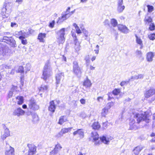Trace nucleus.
Instances as JSON below:
<instances>
[{
  "instance_id": "obj_33",
  "label": "nucleus",
  "mask_w": 155,
  "mask_h": 155,
  "mask_svg": "<svg viewBox=\"0 0 155 155\" xmlns=\"http://www.w3.org/2000/svg\"><path fill=\"white\" fill-rule=\"evenodd\" d=\"M92 128L94 130H98L101 127L100 125L97 122H94L92 125Z\"/></svg>"
},
{
  "instance_id": "obj_14",
  "label": "nucleus",
  "mask_w": 155,
  "mask_h": 155,
  "mask_svg": "<svg viewBox=\"0 0 155 155\" xmlns=\"http://www.w3.org/2000/svg\"><path fill=\"white\" fill-rule=\"evenodd\" d=\"M4 134L1 136V138L2 140H5L6 138L10 135V131L9 129L4 125Z\"/></svg>"
},
{
  "instance_id": "obj_27",
  "label": "nucleus",
  "mask_w": 155,
  "mask_h": 155,
  "mask_svg": "<svg viewBox=\"0 0 155 155\" xmlns=\"http://www.w3.org/2000/svg\"><path fill=\"white\" fill-rule=\"evenodd\" d=\"M14 148L11 147H9V150H6L5 152V155H14Z\"/></svg>"
},
{
  "instance_id": "obj_7",
  "label": "nucleus",
  "mask_w": 155,
  "mask_h": 155,
  "mask_svg": "<svg viewBox=\"0 0 155 155\" xmlns=\"http://www.w3.org/2000/svg\"><path fill=\"white\" fill-rule=\"evenodd\" d=\"M154 95H155V89L153 88H151L146 91L144 94L145 97L147 98L150 97ZM155 100V95L152 98V101H153Z\"/></svg>"
},
{
  "instance_id": "obj_34",
  "label": "nucleus",
  "mask_w": 155,
  "mask_h": 155,
  "mask_svg": "<svg viewBox=\"0 0 155 155\" xmlns=\"http://www.w3.org/2000/svg\"><path fill=\"white\" fill-rule=\"evenodd\" d=\"M108 112V109L106 108H104L102 110L101 112V116L102 117H105L107 114Z\"/></svg>"
},
{
  "instance_id": "obj_44",
  "label": "nucleus",
  "mask_w": 155,
  "mask_h": 155,
  "mask_svg": "<svg viewBox=\"0 0 155 155\" xmlns=\"http://www.w3.org/2000/svg\"><path fill=\"white\" fill-rule=\"evenodd\" d=\"M149 38L152 40H153L155 38V34L153 33L150 34L148 35Z\"/></svg>"
},
{
  "instance_id": "obj_51",
  "label": "nucleus",
  "mask_w": 155,
  "mask_h": 155,
  "mask_svg": "<svg viewBox=\"0 0 155 155\" xmlns=\"http://www.w3.org/2000/svg\"><path fill=\"white\" fill-rule=\"evenodd\" d=\"M6 8H5L3 7L2 9V14L3 15H5V14L6 13Z\"/></svg>"
},
{
  "instance_id": "obj_3",
  "label": "nucleus",
  "mask_w": 155,
  "mask_h": 155,
  "mask_svg": "<svg viewBox=\"0 0 155 155\" xmlns=\"http://www.w3.org/2000/svg\"><path fill=\"white\" fill-rule=\"evenodd\" d=\"M70 7H68L66 11L63 13L62 16L59 18L58 23H61L69 18L71 15L73 14L75 12V9L73 11L70 12Z\"/></svg>"
},
{
  "instance_id": "obj_6",
  "label": "nucleus",
  "mask_w": 155,
  "mask_h": 155,
  "mask_svg": "<svg viewBox=\"0 0 155 155\" xmlns=\"http://www.w3.org/2000/svg\"><path fill=\"white\" fill-rule=\"evenodd\" d=\"M28 107L31 110H36L39 108V106L37 104L35 99L31 98L29 101Z\"/></svg>"
},
{
  "instance_id": "obj_63",
  "label": "nucleus",
  "mask_w": 155,
  "mask_h": 155,
  "mask_svg": "<svg viewBox=\"0 0 155 155\" xmlns=\"http://www.w3.org/2000/svg\"><path fill=\"white\" fill-rule=\"evenodd\" d=\"M144 75L143 74H139L138 75L139 79H143L144 77Z\"/></svg>"
},
{
  "instance_id": "obj_11",
  "label": "nucleus",
  "mask_w": 155,
  "mask_h": 155,
  "mask_svg": "<svg viewBox=\"0 0 155 155\" xmlns=\"http://www.w3.org/2000/svg\"><path fill=\"white\" fill-rule=\"evenodd\" d=\"M84 132L83 129H78L77 130L74 131L73 134L74 136L78 135L80 138H83L84 137Z\"/></svg>"
},
{
  "instance_id": "obj_50",
  "label": "nucleus",
  "mask_w": 155,
  "mask_h": 155,
  "mask_svg": "<svg viewBox=\"0 0 155 155\" xmlns=\"http://www.w3.org/2000/svg\"><path fill=\"white\" fill-rule=\"evenodd\" d=\"M136 54L139 57H140L142 55V52L141 51L137 50L136 52Z\"/></svg>"
},
{
  "instance_id": "obj_19",
  "label": "nucleus",
  "mask_w": 155,
  "mask_h": 155,
  "mask_svg": "<svg viewBox=\"0 0 155 155\" xmlns=\"http://www.w3.org/2000/svg\"><path fill=\"white\" fill-rule=\"evenodd\" d=\"M28 154V155H33L35 154L36 151V148L34 146L30 145L29 146Z\"/></svg>"
},
{
  "instance_id": "obj_23",
  "label": "nucleus",
  "mask_w": 155,
  "mask_h": 155,
  "mask_svg": "<svg viewBox=\"0 0 155 155\" xmlns=\"http://www.w3.org/2000/svg\"><path fill=\"white\" fill-rule=\"evenodd\" d=\"M27 33L25 32V37H27ZM19 39L21 40L22 44L23 45H25L27 44V41L25 38V35H22L21 36H19Z\"/></svg>"
},
{
  "instance_id": "obj_36",
  "label": "nucleus",
  "mask_w": 155,
  "mask_h": 155,
  "mask_svg": "<svg viewBox=\"0 0 155 155\" xmlns=\"http://www.w3.org/2000/svg\"><path fill=\"white\" fill-rule=\"evenodd\" d=\"M48 88V87L47 86L42 85L39 90L40 91L47 92V91Z\"/></svg>"
},
{
  "instance_id": "obj_5",
  "label": "nucleus",
  "mask_w": 155,
  "mask_h": 155,
  "mask_svg": "<svg viewBox=\"0 0 155 155\" xmlns=\"http://www.w3.org/2000/svg\"><path fill=\"white\" fill-rule=\"evenodd\" d=\"M2 41L7 43L12 47H15L16 44L14 39L12 37L4 36L2 40Z\"/></svg>"
},
{
  "instance_id": "obj_61",
  "label": "nucleus",
  "mask_w": 155,
  "mask_h": 155,
  "mask_svg": "<svg viewBox=\"0 0 155 155\" xmlns=\"http://www.w3.org/2000/svg\"><path fill=\"white\" fill-rule=\"evenodd\" d=\"M114 104V103L113 102H110L107 104V105L109 107V108H110L112 106H113Z\"/></svg>"
},
{
  "instance_id": "obj_46",
  "label": "nucleus",
  "mask_w": 155,
  "mask_h": 155,
  "mask_svg": "<svg viewBox=\"0 0 155 155\" xmlns=\"http://www.w3.org/2000/svg\"><path fill=\"white\" fill-rule=\"evenodd\" d=\"M61 132V130L60 132L55 135V137L57 138H59L63 136V134Z\"/></svg>"
},
{
  "instance_id": "obj_2",
  "label": "nucleus",
  "mask_w": 155,
  "mask_h": 155,
  "mask_svg": "<svg viewBox=\"0 0 155 155\" xmlns=\"http://www.w3.org/2000/svg\"><path fill=\"white\" fill-rule=\"evenodd\" d=\"M133 114L134 117L137 118L138 123L142 120L145 121L147 123H148L150 121L149 115L147 112H143L141 114L134 113Z\"/></svg>"
},
{
  "instance_id": "obj_15",
  "label": "nucleus",
  "mask_w": 155,
  "mask_h": 155,
  "mask_svg": "<svg viewBox=\"0 0 155 155\" xmlns=\"http://www.w3.org/2000/svg\"><path fill=\"white\" fill-rule=\"evenodd\" d=\"M118 30L123 33L126 34L129 32V29L125 25H118Z\"/></svg>"
},
{
  "instance_id": "obj_1",
  "label": "nucleus",
  "mask_w": 155,
  "mask_h": 155,
  "mask_svg": "<svg viewBox=\"0 0 155 155\" xmlns=\"http://www.w3.org/2000/svg\"><path fill=\"white\" fill-rule=\"evenodd\" d=\"M50 64L49 61L48 60L43 68L41 78L45 81L48 79L52 74V69Z\"/></svg>"
},
{
  "instance_id": "obj_38",
  "label": "nucleus",
  "mask_w": 155,
  "mask_h": 155,
  "mask_svg": "<svg viewBox=\"0 0 155 155\" xmlns=\"http://www.w3.org/2000/svg\"><path fill=\"white\" fill-rule=\"evenodd\" d=\"M73 71L74 74L77 75H79L81 73V70L80 68L74 69H73Z\"/></svg>"
},
{
  "instance_id": "obj_10",
  "label": "nucleus",
  "mask_w": 155,
  "mask_h": 155,
  "mask_svg": "<svg viewBox=\"0 0 155 155\" xmlns=\"http://www.w3.org/2000/svg\"><path fill=\"white\" fill-rule=\"evenodd\" d=\"M7 48L6 47L0 44V59H3L6 55Z\"/></svg>"
},
{
  "instance_id": "obj_39",
  "label": "nucleus",
  "mask_w": 155,
  "mask_h": 155,
  "mask_svg": "<svg viewBox=\"0 0 155 155\" xmlns=\"http://www.w3.org/2000/svg\"><path fill=\"white\" fill-rule=\"evenodd\" d=\"M17 88L16 86L13 87H12L11 91H9L8 94V97L9 98H10L12 97V96L13 94V91L15 89V88Z\"/></svg>"
},
{
  "instance_id": "obj_47",
  "label": "nucleus",
  "mask_w": 155,
  "mask_h": 155,
  "mask_svg": "<svg viewBox=\"0 0 155 155\" xmlns=\"http://www.w3.org/2000/svg\"><path fill=\"white\" fill-rule=\"evenodd\" d=\"M25 68L27 71H29L31 68V66L30 64H27L26 65Z\"/></svg>"
},
{
  "instance_id": "obj_40",
  "label": "nucleus",
  "mask_w": 155,
  "mask_h": 155,
  "mask_svg": "<svg viewBox=\"0 0 155 155\" xmlns=\"http://www.w3.org/2000/svg\"><path fill=\"white\" fill-rule=\"evenodd\" d=\"M149 29L150 31H153L155 29V25L153 23L151 22L150 24Z\"/></svg>"
},
{
  "instance_id": "obj_62",
  "label": "nucleus",
  "mask_w": 155,
  "mask_h": 155,
  "mask_svg": "<svg viewBox=\"0 0 155 155\" xmlns=\"http://www.w3.org/2000/svg\"><path fill=\"white\" fill-rule=\"evenodd\" d=\"M131 78L134 80H137L139 79V78H138V75L132 76Z\"/></svg>"
},
{
  "instance_id": "obj_35",
  "label": "nucleus",
  "mask_w": 155,
  "mask_h": 155,
  "mask_svg": "<svg viewBox=\"0 0 155 155\" xmlns=\"http://www.w3.org/2000/svg\"><path fill=\"white\" fill-rule=\"evenodd\" d=\"M72 127H68L67 128H62L61 130V132L63 133V134H65L66 133H68V132H70L71 131V129H72Z\"/></svg>"
},
{
  "instance_id": "obj_42",
  "label": "nucleus",
  "mask_w": 155,
  "mask_h": 155,
  "mask_svg": "<svg viewBox=\"0 0 155 155\" xmlns=\"http://www.w3.org/2000/svg\"><path fill=\"white\" fill-rule=\"evenodd\" d=\"M79 68L78 62L76 61H74L73 62V69Z\"/></svg>"
},
{
  "instance_id": "obj_54",
  "label": "nucleus",
  "mask_w": 155,
  "mask_h": 155,
  "mask_svg": "<svg viewBox=\"0 0 155 155\" xmlns=\"http://www.w3.org/2000/svg\"><path fill=\"white\" fill-rule=\"evenodd\" d=\"M103 100V97H99L97 99V101L99 102H100L102 101Z\"/></svg>"
},
{
  "instance_id": "obj_57",
  "label": "nucleus",
  "mask_w": 155,
  "mask_h": 155,
  "mask_svg": "<svg viewBox=\"0 0 155 155\" xmlns=\"http://www.w3.org/2000/svg\"><path fill=\"white\" fill-rule=\"evenodd\" d=\"M12 27H16L18 26L15 23L12 22L11 25Z\"/></svg>"
},
{
  "instance_id": "obj_29",
  "label": "nucleus",
  "mask_w": 155,
  "mask_h": 155,
  "mask_svg": "<svg viewBox=\"0 0 155 155\" xmlns=\"http://www.w3.org/2000/svg\"><path fill=\"white\" fill-rule=\"evenodd\" d=\"M74 43L75 49L76 52H78L80 50V43L78 41H74Z\"/></svg>"
},
{
  "instance_id": "obj_41",
  "label": "nucleus",
  "mask_w": 155,
  "mask_h": 155,
  "mask_svg": "<svg viewBox=\"0 0 155 155\" xmlns=\"http://www.w3.org/2000/svg\"><path fill=\"white\" fill-rule=\"evenodd\" d=\"M148 8V11L149 12H151L153 10V7L152 6L148 5H147Z\"/></svg>"
},
{
  "instance_id": "obj_30",
  "label": "nucleus",
  "mask_w": 155,
  "mask_h": 155,
  "mask_svg": "<svg viewBox=\"0 0 155 155\" xmlns=\"http://www.w3.org/2000/svg\"><path fill=\"white\" fill-rule=\"evenodd\" d=\"M92 85V84L91 83V81L90 80L88 79L87 78L84 81V86L86 87H90Z\"/></svg>"
},
{
  "instance_id": "obj_64",
  "label": "nucleus",
  "mask_w": 155,
  "mask_h": 155,
  "mask_svg": "<svg viewBox=\"0 0 155 155\" xmlns=\"http://www.w3.org/2000/svg\"><path fill=\"white\" fill-rule=\"evenodd\" d=\"M85 60L86 61L87 63H89L90 62V60L89 59L88 56V57H87L85 58Z\"/></svg>"
},
{
  "instance_id": "obj_21",
  "label": "nucleus",
  "mask_w": 155,
  "mask_h": 155,
  "mask_svg": "<svg viewBox=\"0 0 155 155\" xmlns=\"http://www.w3.org/2000/svg\"><path fill=\"white\" fill-rule=\"evenodd\" d=\"M143 148V147L140 146L137 147L133 150L134 153L136 155H138Z\"/></svg>"
},
{
  "instance_id": "obj_56",
  "label": "nucleus",
  "mask_w": 155,
  "mask_h": 155,
  "mask_svg": "<svg viewBox=\"0 0 155 155\" xmlns=\"http://www.w3.org/2000/svg\"><path fill=\"white\" fill-rule=\"evenodd\" d=\"M76 32L78 34H80L81 33V31L80 30L79 27H78L76 28H75Z\"/></svg>"
},
{
  "instance_id": "obj_4",
  "label": "nucleus",
  "mask_w": 155,
  "mask_h": 155,
  "mask_svg": "<svg viewBox=\"0 0 155 155\" xmlns=\"http://www.w3.org/2000/svg\"><path fill=\"white\" fill-rule=\"evenodd\" d=\"M65 28H62L56 32V38L57 42L59 44H62L64 43L65 40L64 35L65 34Z\"/></svg>"
},
{
  "instance_id": "obj_49",
  "label": "nucleus",
  "mask_w": 155,
  "mask_h": 155,
  "mask_svg": "<svg viewBox=\"0 0 155 155\" xmlns=\"http://www.w3.org/2000/svg\"><path fill=\"white\" fill-rule=\"evenodd\" d=\"M62 147L60 144H58L55 146L54 150L55 151H57L58 150L60 149Z\"/></svg>"
},
{
  "instance_id": "obj_9",
  "label": "nucleus",
  "mask_w": 155,
  "mask_h": 155,
  "mask_svg": "<svg viewBox=\"0 0 155 155\" xmlns=\"http://www.w3.org/2000/svg\"><path fill=\"white\" fill-rule=\"evenodd\" d=\"M25 112L24 110H22L21 108L19 107L15 109L13 113V115L19 117L24 115Z\"/></svg>"
},
{
  "instance_id": "obj_22",
  "label": "nucleus",
  "mask_w": 155,
  "mask_h": 155,
  "mask_svg": "<svg viewBox=\"0 0 155 155\" xmlns=\"http://www.w3.org/2000/svg\"><path fill=\"white\" fill-rule=\"evenodd\" d=\"M32 117V121L34 123H37L39 121V118L38 116L36 113H33L31 114Z\"/></svg>"
},
{
  "instance_id": "obj_31",
  "label": "nucleus",
  "mask_w": 155,
  "mask_h": 155,
  "mask_svg": "<svg viewBox=\"0 0 155 155\" xmlns=\"http://www.w3.org/2000/svg\"><path fill=\"white\" fill-rule=\"evenodd\" d=\"M15 70L17 73H24V72L23 67L21 66H17L15 67Z\"/></svg>"
},
{
  "instance_id": "obj_16",
  "label": "nucleus",
  "mask_w": 155,
  "mask_h": 155,
  "mask_svg": "<svg viewBox=\"0 0 155 155\" xmlns=\"http://www.w3.org/2000/svg\"><path fill=\"white\" fill-rule=\"evenodd\" d=\"M46 37V34L45 33H40L38 36V39L40 42H45V38Z\"/></svg>"
},
{
  "instance_id": "obj_26",
  "label": "nucleus",
  "mask_w": 155,
  "mask_h": 155,
  "mask_svg": "<svg viewBox=\"0 0 155 155\" xmlns=\"http://www.w3.org/2000/svg\"><path fill=\"white\" fill-rule=\"evenodd\" d=\"M154 56V54L152 52H149L147 54V61L151 62L153 61V59Z\"/></svg>"
},
{
  "instance_id": "obj_59",
  "label": "nucleus",
  "mask_w": 155,
  "mask_h": 155,
  "mask_svg": "<svg viewBox=\"0 0 155 155\" xmlns=\"http://www.w3.org/2000/svg\"><path fill=\"white\" fill-rule=\"evenodd\" d=\"M80 102L82 104H85L86 101L84 99L82 98L80 100Z\"/></svg>"
},
{
  "instance_id": "obj_55",
  "label": "nucleus",
  "mask_w": 155,
  "mask_h": 155,
  "mask_svg": "<svg viewBox=\"0 0 155 155\" xmlns=\"http://www.w3.org/2000/svg\"><path fill=\"white\" fill-rule=\"evenodd\" d=\"M83 33L84 34V35L86 37H87L88 36V32L86 30H84L83 31Z\"/></svg>"
},
{
  "instance_id": "obj_60",
  "label": "nucleus",
  "mask_w": 155,
  "mask_h": 155,
  "mask_svg": "<svg viewBox=\"0 0 155 155\" xmlns=\"http://www.w3.org/2000/svg\"><path fill=\"white\" fill-rule=\"evenodd\" d=\"M108 100H111L112 98H113V97H112V94L111 93H109L108 94Z\"/></svg>"
},
{
  "instance_id": "obj_8",
  "label": "nucleus",
  "mask_w": 155,
  "mask_h": 155,
  "mask_svg": "<svg viewBox=\"0 0 155 155\" xmlns=\"http://www.w3.org/2000/svg\"><path fill=\"white\" fill-rule=\"evenodd\" d=\"M91 136L93 138V142H94V144L95 145H97L99 144V135L97 133L94 131L91 132Z\"/></svg>"
},
{
  "instance_id": "obj_20",
  "label": "nucleus",
  "mask_w": 155,
  "mask_h": 155,
  "mask_svg": "<svg viewBox=\"0 0 155 155\" xmlns=\"http://www.w3.org/2000/svg\"><path fill=\"white\" fill-rule=\"evenodd\" d=\"M56 107L54 104V101H52L50 103V105L48 108L49 110L51 112L53 113L54 112Z\"/></svg>"
},
{
  "instance_id": "obj_12",
  "label": "nucleus",
  "mask_w": 155,
  "mask_h": 155,
  "mask_svg": "<svg viewBox=\"0 0 155 155\" xmlns=\"http://www.w3.org/2000/svg\"><path fill=\"white\" fill-rule=\"evenodd\" d=\"M123 0H118L117 1V11L119 13H121L125 8V6L123 5Z\"/></svg>"
},
{
  "instance_id": "obj_58",
  "label": "nucleus",
  "mask_w": 155,
  "mask_h": 155,
  "mask_svg": "<svg viewBox=\"0 0 155 155\" xmlns=\"http://www.w3.org/2000/svg\"><path fill=\"white\" fill-rule=\"evenodd\" d=\"M128 81H122L120 83V84L121 86H123L126 85V84H128Z\"/></svg>"
},
{
  "instance_id": "obj_24",
  "label": "nucleus",
  "mask_w": 155,
  "mask_h": 155,
  "mask_svg": "<svg viewBox=\"0 0 155 155\" xmlns=\"http://www.w3.org/2000/svg\"><path fill=\"white\" fill-rule=\"evenodd\" d=\"M144 21L145 24H149L151 23L153 21V19L151 17L148 15L145 16L144 19Z\"/></svg>"
},
{
  "instance_id": "obj_18",
  "label": "nucleus",
  "mask_w": 155,
  "mask_h": 155,
  "mask_svg": "<svg viewBox=\"0 0 155 155\" xmlns=\"http://www.w3.org/2000/svg\"><path fill=\"white\" fill-rule=\"evenodd\" d=\"M100 139L103 143L106 144H107L109 142L110 140L112 139V137H110L109 138L103 136L101 137H100Z\"/></svg>"
},
{
  "instance_id": "obj_32",
  "label": "nucleus",
  "mask_w": 155,
  "mask_h": 155,
  "mask_svg": "<svg viewBox=\"0 0 155 155\" xmlns=\"http://www.w3.org/2000/svg\"><path fill=\"white\" fill-rule=\"evenodd\" d=\"M16 99L17 100V101L18 104L21 105L23 103L24 100L23 97L21 96H18L16 97Z\"/></svg>"
},
{
  "instance_id": "obj_28",
  "label": "nucleus",
  "mask_w": 155,
  "mask_h": 155,
  "mask_svg": "<svg viewBox=\"0 0 155 155\" xmlns=\"http://www.w3.org/2000/svg\"><path fill=\"white\" fill-rule=\"evenodd\" d=\"M135 37L136 38V41L137 43L140 46V48L142 49L143 47L142 40L140 39V38L138 37L137 35H135Z\"/></svg>"
},
{
  "instance_id": "obj_17",
  "label": "nucleus",
  "mask_w": 155,
  "mask_h": 155,
  "mask_svg": "<svg viewBox=\"0 0 155 155\" xmlns=\"http://www.w3.org/2000/svg\"><path fill=\"white\" fill-rule=\"evenodd\" d=\"M130 128L131 129H136L138 127L135 123V121L134 119H130Z\"/></svg>"
},
{
  "instance_id": "obj_43",
  "label": "nucleus",
  "mask_w": 155,
  "mask_h": 155,
  "mask_svg": "<svg viewBox=\"0 0 155 155\" xmlns=\"http://www.w3.org/2000/svg\"><path fill=\"white\" fill-rule=\"evenodd\" d=\"M120 92V90L119 89H115L112 92V94L114 95H118Z\"/></svg>"
},
{
  "instance_id": "obj_52",
  "label": "nucleus",
  "mask_w": 155,
  "mask_h": 155,
  "mask_svg": "<svg viewBox=\"0 0 155 155\" xmlns=\"http://www.w3.org/2000/svg\"><path fill=\"white\" fill-rule=\"evenodd\" d=\"M72 36L73 38L74 41H78L75 33H72Z\"/></svg>"
},
{
  "instance_id": "obj_37",
  "label": "nucleus",
  "mask_w": 155,
  "mask_h": 155,
  "mask_svg": "<svg viewBox=\"0 0 155 155\" xmlns=\"http://www.w3.org/2000/svg\"><path fill=\"white\" fill-rule=\"evenodd\" d=\"M110 24L114 27H115L117 25V22L116 20L112 18L110 20Z\"/></svg>"
},
{
  "instance_id": "obj_25",
  "label": "nucleus",
  "mask_w": 155,
  "mask_h": 155,
  "mask_svg": "<svg viewBox=\"0 0 155 155\" xmlns=\"http://www.w3.org/2000/svg\"><path fill=\"white\" fill-rule=\"evenodd\" d=\"M67 121V118L65 116H61L59 120L58 124L60 125H62L64 123Z\"/></svg>"
},
{
  "instance_id": "obj_45",
  "label": "nucleus",
  "mask_w": 155,
  "mask_h": 155,
  "mask_svg": "<svg viewBox=\"0 0 155 155\" xmlns=\"http://www.w3.org/2000/svg\"><path fill=\"white\" fill-rule=\"evenodd\" d=\"M80 117L84 119L87 117V115L86 113L83 112L80 114Z\"/></svg>"
},
{
  "instance_id": "obj_48",
  "label": "nucleus",
  "mask_w": 155,
  "mask_h": 155,
  "mask_svg": "<svg viewBox=\"0 0 155 155\" xmlns=\"http://www.w3.org/2000/svg\"><path fill=\"white\" fill-rule=\"evenodd\" d=\"M104 25H108L110 26L109 21L107 19H105L104 21L103 22Z\"/></svg>"
},
{
  "instance_id": "obj_13",
  "label": "nucleus",
  "mask_w": 155,
  "mask_h": 155,
  "mask_svg": "<svg viewBox=\"0 0 155 155\" xmlns=\"http://www.w3.org/2000/svg\"><path fill=\"white\" fill-rule=\"evenodd\" d=\"M64 78V75L63 73L57 74L55 76L56 84H60L61 80H63Z\"/></svg>"
},
{
  "instance_id": "obj_53",
  "label": "nucleus",
  "mask_w": 155,
  "mask_h": 155,
  "mask_svg": "<svg viewBox=\"0 0 155 155\" xmlns=\"http://www.w3.org/2000/svg\"><path fill=\"white\" fill-rule=\"evenodd\" d=\"M55 21H53L51 22H50L49 24V26L51 28H53L54 26V24Z\"/></svg>"
}]
</instances>
